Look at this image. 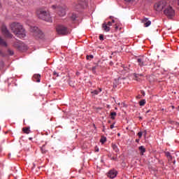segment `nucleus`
<instances>
[{
    "mask_svg": "<svg viewBox=\"0 0 179 179\" xmlns=\"http://www.w3.org/2000/svg\"><path fill=\"white\" fill-rule=\"evenodd\" d=\"M11 31L20 38L26 37V31L23 29V25L19 22H13L10 24Z\"/></svg>",
    "mask_w": 179,
    "mask_h": 179,
    "instance_id": "nucleus-1",
    "label": "nucleus"
},
{
    "mask_svg": "<svg viewBox=\"0 0 179 179\" xmlns=\"http://www.w3.org/2000/svg\"><path fill=\"white\" fill-rule=\"evenodd\" d=\"M164 14L169 19H173L176 16V10L170 6V3H168L166 7L164 10Z\"/></svg>",
    "mask_w": 179,
    "mask_h": 179,
    "instance_id": "nucleus-2",
    "label": "nucleus"
},
{
    "mask_svg": "<svg viewBox=\"0 0 179 179\" xmlns=\"http://www.w3.org/2000/svg\"><path fill=\"white\" fill-rule=\"evenodd\" d=\"M38 16L39 19L45 20V22H48L49 23H51L52 22L51 16L50 15V13L45 10H41L39 12H38Z\"/></svg>",
    "mask_w": 179,
    "mask_h": 179,
    "instance_id": "nucleus-3",
    "label": "nucleus"
},
{
    "mask_svg": "<svg viewBox=\"0 0 179 179\" xmlns=\"http://www.w3.org/2000/svg\"><path fill=\"white\" fill-rule=\"evenodd\" d=\"M168 3H169L166 1H158L154 5V9H155L157 12H162L163 9H166Z\"/></svg>",
    "mask_w": 179,
    "mask_h": 179,
    "instance_id": "nucleus-4",
    "label": "nucleus"
},
{
    "mask_svg": "<svg viewBox=\"0 0 179 179\" xmlns=\"http://www.w3.org/2000/svg\"><path fill=\"white\" fill-rule=\"evenodd\" d=\"M52 9H56L59 16H65L66 15V10L68 9L66 6H52Z\"/></svg>",
    "mask_w": 179,
    "mask_h": 179,
    "instance_id": "nucleus-5",
    "label": "nucleus"
},
{
    "mask_svg": "<svg viewBox=\"0 0 179 179\" xmlns=\"http://www.w3.org/2000/svg\"><path fill=\"white\" fill-rule=\"evenodd\" d=\"M56 31L57 33V34H60L61 36H66V34H68L69 31H68V28H66V27L64 26V25H57L56 27Z\"/></svg>",
    "mask_w": 179,
    "mask_h": 179,
    "instance_id": "nucleus-6",
    "label": "nucleus"
},
{
    "mask_svg": "<svg viewBox=\"0 0 179 179\" xmlns=\"http://www.w3.org/2000/svg\"><path fill=\"white\" fill-rule=\"evenodd\" d=\"M13 45L15 48L18 50V51H25V50H27V46L20 41H17Z\"/></svg>",
    "mask_w": 179,
    "mask_h": 179,
    "instance_id": "nucleus-7",
    "label": "nucleus"
},
{
    "mask_svg": "<svg viewBox=\"0 0 179 179\" xmlns=\"http://www.w3.org/2000/svg\"><path fill=\"white\" fill-rule=\"evenodd\" d=\"M87 6V3L86 0H79L78 3H74V8L76 9H85Z\"/></svg>",
    "mask_w": 179,
    "mask_h": 179,
    "instance_id": "nucleus-8",
    "label": "nucleus"
},
{
    "mask_svg": "<svg viewBox=\"0 0 179 179\" xmlns=\"http://www.w3.org/2000/svg\"><path fill=\"white\" fill-rule=\"evenodd\" d=\"M1 30L6 37H8V38H12V37H13V35L10 34V32H9V30H8V28L6 27V25L3 24L1 26Z\"/></svg>",
    "mask_w": 179,
    "mask_h": 179,
    "instance_id": "nucleus-9",
    "label": "nucleus"
},
{
    "mask_svg": "<svg viewBox=\"0 0 179 179\" xmlns=\"http://www.w3.org/2000/svg\"><path fill=\"white\" fill-rule=\"evenodd\" d=\"M148 59V57H143L141 58L137 59V62L139 65V66H146L148 65V62H146Z\"/></svg>",
    "mask_w": 179,
    "mask_h": 179,
    "instance_id": "nucleus-10",
    "label": "nucleus"
},
{
    "mask_svg": "<svg viewBox=\"0 0 179 179\" xmlns=\"http://www.w3.org/2000/svg\"><path fill=\"white\" fill-rule=\"evenodd\" d=\"M117 174H118V172L115 169H111L108 172L107 176L108 178H115Z\"/></svg>",
    "mask_w": 179,
    "mask_h": 179,
    "instance_id": "nucleus-11",
    "label": "nucleus"
},
{
    "mask_svg": "<svg viewBox=\"0 0 179 179\" xmlns=\"http://www.w3.org/2000/svg\"><path fill=\"white\" fill-rule=\"evenodd\" d=\"M141 23L144 24V27H149L152 24V22L149 20V18L143 17L141 19Z\"/></svg>",
    "mask_w": 179,
    "mask_h": 179,
    "instance_id": "nucleus-12",
    "label": "nucleus"
},
{
    "mask_svg": "<svg viewBox=\"0 0 179 179\" xmlns=\"http://www.w3.org/2000/svg\"><path fill=\"white\" fill-rule=\"evenodd\" d=\"M0 45L1 47H8V43L2 37H0Z\"/></svg>",
    "mask_w": 179,
    "mask_h": 179,
    "instance_id": "nucleus-13",
    "label": "nucleus"
},
{
    "mask_svg": "<svg viewBox=\"0 0 179 179\" xmlns=\"http://www.w3.org/2000/svg\"><path fill=\"white\" fill-rule=\"evenodd\" d=\"M138 150L140 152V155L141 156H143V153H145L146 152V148H145V146L141 145V146L138 147Z\"/></svg>",
    "mask_w": 179,
    "mask_h": 179,
    "instance_id": "nucleus-14",
    "label": "nucleus"
},
{
    "mask_svg": "<svg viewBox=\"0 0 179 179\" xmlns=\"http://www.w3.org/2000/svg\"><path fill=\"white\" fill-rule=\"evenodd\" d=\"M102 29L103 30H104V31H110V27H108V25H107V24L106 22H104L103 24H102Z\"/></svg>",
    "mask_w": 179,
    "mask_h": 179,
    "instance_id": "nucleus-15",
    "label": "nucleus"
},
{
    "mask_svg": "<svg viewBox=\"0 0 179 179\" xmlns=\"http://www.w3.org/2000/svg\"><path fill=\"white\" fill-rule=\"evenodd\" d=\"M30 30L32 33H38V27H31Z\"/></svg>",
    "mask_w": 179,
    "mask_h": 179,
    "instance_id": "nucleus-16",
    "label": "nucleus"
},
{
    "mask_svg": "<svg viewBox=\"0 0 179 179\" xmlns=\"http://www.w3.org/2000/svg\"><path fill=\"white\" fill-rule=\"evenodd\" d=\"M112 148H113L114 152H115L116 153H118V152H120V149H118V146H117V145L112 144Z\"/></svg>",
    "mask_w": 179,
    "mask_h": 179,
    "instance_id": "nucleus-17",
    "label": "nucleus"
},
{
    "mask_svg": "<svg viewBox=\"0 0 179 179\" xmlns=\"http://www.w3.org/2000/svg\"><path fill=\"white\" fill-rule=\"evenodd\" d=\"M24 134H30V127H24L22 128Z\"/></svg>",
    "mask_w": 179,
    "mask_h": 179,
    "instance_id": "nucleus-18",
    "label": "nucleus"
},
{
    "mask_svg": "<svg viewBox=\"0 0 179 179\" xmlns=\"http://www.w3.org/2000/svg\"><path fill=\"white\" fill-rule=\"evenodd\" d=\"M165 155L166 156V157L168 158V160L170 162V160H172L173 157H171V154H170L169 152H165Z\"/></svg>",
    "mask_w": 179,
    "mask_h": 179,
    "instance_id": "nucleus-19",
    "label": "nucleus"
},
{
    "mask_svg": "<svg viewBox=\"0 0 179 179\" xmlns=\"http://www.w3.org/2000/svg\"><path fill=\"white\" fill-rule=\"evenodd\" d=\"M41 77V76H40V74H35L34 76V79H36V82H40V78Z\"/></svg>",
    "mask_w": 179,
    "mask_h": 179,
    "instance_id": "nucleus-20",
    "label": "nucleus"
},
{
    "mask_svg": "<svg viewBox=\"0 0 179 179\" xmlns=\"http://www.w3.org/2000/svg\"><path fill=\"white\" fill-rule=\"evenodd\" d=\"M115 117H117V113L116 112L110 113V118H111V120H115Z\"/></svg>",
    "mask_w": 179,
    "mask_h": 179,
    "instance_id": "nucleus-21",
    "label": "nucleus"
},
{
    "mask_svg": "<svg viewBox=\"0 0 179 179\" xmlns=\"http://www.w3.org/2000/svg\"><path fill=\"white\" fill-rule=\"evenodd\" d=\"M92 93L93 94H96V95H97V94H99V93H101V88H99V90H95L92 91Z\"/></svg>",
    "mask_w": 179,
    "mask_h": 179,
    "instance_id": "nucleus-22",
    "label": "nucleus"
},
{
    "mask_svg": "<svg viewBox=\"0 0 179 179\" xmlns=\"http://www.w3.org/2000/svg\"><path fill=\"white\" fill-rule=\"evenodd\" d=\"M145 104H146V101L145 99H142L139 101V106H141V107H143Z\"/></svg>",
    "mask_w": 179,
    "mask_h": 179,
    "instance_id": "nucleus-23",
    "label": "nucleus"
},
{
    "mask_svg": "<svg viewBox=\"0 0 179 179\" xmlns=\"http://www.w3.org/2000/svg\"><path fill=\"white\" fill-rule=\"evenodd\" d=\"M134 80H138V78H139V76H143V74H137V73H134Z\"/></svg>",
    "mask_w": 179,
    "mask_h": 179,
    "instance_id": "nucleus-24",
    "label": "nucleus"
},
{
    "mask_svg": "<svg viewBox=\"0 0 179 179\" xmlns=\"http://www.w3.org/2000/svg\"><path fill=\"white\" fill-rule=\"evenodd\" d=\"M7 54H8V55H14L15 52H13V50H10V49H8Z\"/></svg>",
    "mask_w": 179,
    "mask_h": 179,
    "instance_id": "nucleus-25",
    "label": "nucleus"
},
{
    "mask_svg": "<svg viewBox=\"0 0 179 179\" xmlns=\"http://www.w3.org/2000/svg\"><path fill=\"white\" fill-rule=\"evenodd\" d=\"M41 150L43 155H45V153H47V150H45V146L44 145L41 148Z\"/></svg>",
    "mask_w": 179,
    "mask_h": 179,
    "instance_id": "nucleus-26",
    "label": "nucleus"
},
{
    "mask_svg": "<svg viewBox=\"0 0 179 179\" xmlns=\"http://www.w3.org/2000/svg\"><path fill=\"white\" fill-rule=\"evenodd\" d=\"M117 155L115 157H112L111 155H108V157H110V160H114L115 162H117Z\"/></svg>",
    "mask_w": 179,
    "mask_h": 179,
    "instance_id": "nucleus-27",
    "label": "nucleus"
},
{
    "mask_svg": "<svg viewBox=\"0 0 179 179\" xmlns=\"http://www.w3.org/2000/svg\"><path fill=\"white\" fill-rule=\"evenodd\" d=\"M106 141H107V138L105 137L101 138L100 140L101 143H105V142Z\"/></svg>",
    "mask_w": 179,
    "mask_h": 179,
    "instance_id": "nucleus-28",
    "label": "nucleus"
},
{
    "mask_svg": "<svg viewBox=\"0 0 179 179\" xmlns=\"http://www.w3.org/2000/svg\"><path fill=\"white\" fill-rule=\"evenodd\" d=\"M93 58H94L93 55H87V59L88 60L93 59Z\"/></svg>",
    "mask_w": 179,
    "mask_h": 179,
    "instance_id": "nucleus-29",
    "label": "nucleus"
},
{
    "mask_svg": "<svg viewBox=\"0 0 179 179\" xmlns=\"http://www.w3.org/2000/svg\"><path fill=\"white\" fill-rule=\"evenodd\" d=\"M70 17L72 19V20H75L76 19V14H72Z\"/></svg>",
    "mask_w": 179,
    "mask_h": 179,
    "instance_id": "nucleus-30",
    "label": "nucleus"
},
{
    "mask_svg": "<svg viewBox=\"0 0 179 179\" xmlns=\"http://www.w3.org/2000/svg\"><path fill=\"white\" fill-rule=\"evenodd\" d=\"M0 55L1 57H6L8 55L5 54L2 50H0Z\"/></svg>",
    "mask_w": 179,
    "mask_h": 179,
    "instance_id": "nucleus-31",
    "label": "nucleus"
},
{
    "mask_svg": "<svg viewBox=\"0 0 179 179\" xmlns=\"http://www.w3.org/2000/svg\"><path fill=\"white\" fill-rule=\"evenodd\" d=\"M96 68H97V66H93L92 68V72H93V73H96Z\"/></svg>",
    "mask_w": 179,
    "mask_h": 179,
    "instance_id": "nucleus-32",
    "label": "nucleus"
},
{
    "mask_svg": "<svg viewBox=\"0 0 179 179\" xmlns=\"http://www.w3.org/2000/svg\"><path fill=\"white\" fill-rule=\"evenodd\" d=\"M99 40H101V41L104 40V36L100 35L99 36Z\"/></svg>",
    "mask_w": 179,
    "mask_h": 179,
    "instance_id": "nucleus-33",
    "label": "nucleus"
},
{
    "mask_svg": "<svg viewBox=\"0 0 179 179\" xmlns=\"http://www.w3.org/2000/svg\"><path fill=\"white\" fill-rule=\"evenodd\" d=\"M169 124H178L177 122H174L173 120H169Z\"/></svg>",
    "mask_w": 179,
    "mask_h": 179,
    "instance_id": "nucleus-34",
    "label": "nucleus"
},
{
    "mask_svg": "<svg viewBox=\"0 0 179 179\" xmlns=\"http://www.w3.org/2000/svg\"><path fill=\"white\" fill-rule=\"evenodd\" d=\"M106 24L108 25V27L113 26V22H108Z\"/></svg>",
    "mask_w": 179,
    "mask_h": 179,
    "instance_id": "nucleus-35",
    "label": "nucleus"
},
{
    "mask_svg": "<svg viewBox=\"0 0 179 179\" xmlns=\"http://www.w3.org/2000/svg\"><path fill=\"white\" fill-rule=\"evenodd\" d=\"M138 135L139 138H142V135H143L142 131L138 132Z\"/></svg>",
    "mask_w": 179,
    "mask_h": 179,
    "instance_id": "nucleus-36",
    "label": "nucleus"
},
{
    "mask_svg": "<svg viewBox=\"0 0 179 179\" xmlns=\"http://www.w3.org/2000/svg\"><path fill=\"white\" fill-rule=\"evenodd\" d=\"M53 75L55 76H58V73H57L56 71H54L53 72Z\"/></svg>",
    "mask_w": 179,
    "mask_h": 179,
    "instance_id": "nucleus-37",
    "label": "nucleus"
},
{
    "mask_svg": "<svg viewBox=\"0 0 179 179\" xmlns=\"http://www.w3.org/2000/svg\"><path fill=\"white\" fill-rule=\"evenodd\" d=\"M126 2H132L134 0H124Z\"/></svg>",
    "mask_w": 179,
    "mask_h": 179,
    "instance_id": "nucleus-38",
    "label": "nucleus"
},
{
    "mask_svg": "<svg viewBox=\"0 0 179 179\" xmlns=\"http://www.w3.org/2000/svg\"><path fill=\"white\" fill-rule=\"evenodd\" d=\"M114 128V124L110 125V129H113Z\"/></svg>",
    "mask_w": 179,
    "mask_h": 179,
    "instance_id": "nucleus-39",
    "label": "nucleus"
},
{
    "mask_svg": "<svg viewBox=\"0 0 179 179\" xmlns=\"http://www.w3.org/2000/svg\"><path fill=\"white\" fill-rule=\"evenodd\" d=\"M112 23H115V21L114 20H113Z\"/></svg>",
    "mask_w": 179,
    "mask_h": 179,
    "instance_id": "nucleus-40",
    "label": "nucleus"
},
{
    "mask_svg": "<svg viewBox=\"0 0 179 179\" xmlns=\"http://www.w3.org/2000/svg\"><path fill=\"white\" fill-rule=\"evenodd\" d=\"M95 152H99V148H96Z\"/></svg>",
    "mask_w": 179,
    "mask_h": 179,
    "instance_id": "nucleus-41",
    "label": "nucleus"
},
{
    "mask_svg": "<svg viewBox=\"0 0 179 179\" xmlns=\"http://www.w3.org/2000/svg\"><path fill=\"white\" fill-rule=\"evenodd\" d=\"M171 108H173V110H174V106H172Z\"/></svg>",
    "mask_w": 179,
    "mask_h": 179,
    "instance_id": "nucleus-42",
    "label": "nucleus"
},
{
    "mask_svg": "<svg viewBox=\"0 0 179 179\" xmlns=\"http://www.w3.org/2000/svg\"><path fill=\"white\" fill-rule=\"evenodd\" d=\"M106 129V127L105 126H103V131H104V129Z\"/></svg>",
    "mask_w": 179,
    "mask_h": 179,
    "instance_id": "nucleus-43",
    "label": "nucleus"
},
{
    "mask_svg": "<svg viewBox=\"0 0 179 179\" xmlns=\"http://www.w3.org/2000/svg\"><path fill=\"white\" fill-rule=\"evenodd\" d=\"M136 141L139 142V140H136Z\"/></svg>",
    "mask_w": 179,
    "mask_h": 179,
    "instance_id": "nucleus-44",
    "label": "nucleus"
},
{
    "mask_svg": "<svg viewBox=\"0 0 179 179\" xmlns=\"http://www.w3.org/2000/svg\"><path fill=\"white\" fill-rule=\"evenodd\" d=\"M118 136H120V133L117 134Z\"/></svg>",
    "mask_w": 179,
    "mask_h": 179,
    "instance_id": "nucleus-45",
    "label": "nucleus"
},
{
    "mask_svg": "<svg viewBox=\"0 0 179 179\" xmlns=\"http://www.w3.org/2000/svg\"><path fill=\"white\" fill-rule=\"evenodd\" d=\"M115 29H118V27H116Z\"/></svg>",
    "mask_w": 179,
    "mask_h": 179,
    "instance_id": "nucleus-46",
    "label": "nucleus"
},
{
    "mask_svg": "<svg viewBox=\"0 0 179 179\" xmlns=\"http://www.w3.org/2000/svg\"><path fill=\"white\" fill-rule=\"evenodd\" d=\"M147 113H149V110H148V111H147Z\"/></svg>",
    "mask_w": 179,
    "mask_h": 179,
    "instance_id": "nucleus-47",
    "label": "nucleus"
},
{
    "mask_svg": "<svg viewBox=\"0 0 179 179\" xmlns=\"http://www.w3.org/2000/svg\"><path fill=\"white\" fill-rule=\"evenodd\" d=\"M178 5H179V1H178Z\"/></svg>",
    "mask_w": 179,
    "mask_h": 179,
    "instance_id": "nucleus-48",
    "label": "nucleus"
},
{
    "mask_svg": "<svg viewBox=\"0 0 179 179\" xmlns=\"http://www.w3.org/2000/svg\"><path fill=\"white\" fill-rule=\"evenodd\" d=\"M0 7H1V4H0Z\"/></svg>",
    "mask_w": 179,
    "mask_h": 179,
    "instance_id": "nucleus-49",
    "label": "nucleus"
}]
</instances>
